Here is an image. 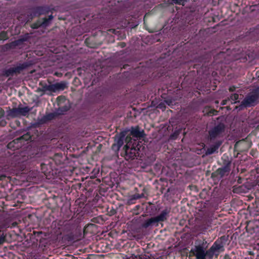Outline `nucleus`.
Wrapping results in <instances>:
<instances>
[{"mask_svg":"<svg viewBox=\"0 0 259 259\" xmlns=\"http://www.w3.org/2000/svg\"><path fill=\"white\" fill-rule=\"evenodd\" d=\"M5 33H2L1 34V35H0V39H7V37H3V35H5Z\"/></svg>","mask_w":259,"mask_h":259,"instance_id":"nucleus-15","label":"nucleus"},{"mask_svg":"<svg viewBox=\"0 0 259 259\" xmlns=\"http://www.w3.org/2000/svg\"><path fill=\"white\" fill-rule=\"evenodd\" d=\"M166 215L167 212L166 211H163L159 215L154 218H151L146 221L143 225V226L144 228H147L152 224L160 221H163L166 219Z\"/></svg>","mask_w":259,"mask_h":259,"instance_id":"nucleus-1","label":"nucleus"},{"mask_svg":"<svg viewBox=\"0 0 259 259\" xmlns=\"http://www.w3.org/2000/svg\"><path fill=\"white\" fill-rule=\"evenodd\" d=\"M125 153L127 158L134 159L135 157L139 156L138 150L135 147H131L130 145L127 144L125 146Z\"/></svg>","mask_w":259,"mask_h":259,"instance_id":"nucleus-3","label":"nucleus"},{"mask_svg":"<svg viewBox=\"0 0 259 259\" xmlns=\"http://www.w3.org/2000/svg\"><path fill=\"white\" fill-rule=\"evenodd\" d=\"M231 99L234 103H236L237 102V100L238 99V95L237 94H234L231 97Z\"/></svg>","mask_w":259,"mask_h":259,"instance_id":"nucleus-12","label":"nucleus"},{"mask_svg":"<svg viewBox=\"0 0 259 259\" xmlns=\"http://www.w3.org/2000/svg\"><path fill=\"white\" fill-rule=\"evenodd\" d=\"M258 96L254 93L248 96L243 101V104L244 106H250L254 105L257 100Z\"/></svg>","mask_w":259,"mask_h":259,"instance_id":"nucleus-4","label":"nucleus"},{"mask_svg":"<svg viewBox=\"0 0 259 259\" xmlns=\"http://www.w3.org/2000/svg\"><path fill=\"white\" fill-rule=\"evenodd\" d=\"M17 111L20 114L25 115L29 111V109L28 107L21 108L18 109Z\"/></svg>","mask_w":259,"mask_h":259,"instance_id":"nucleus-8","label":"nucleus"},{"mask_svg":"<svg viewBox=\"0 0 259 259\" xmlns=\"http://www.w3.org/2000/svg\"><path fill=\"white\" fill-rule=\"evenodd\" d=\"M219 130H218V127H215L214 128L213 130H212L210 132H209V135H210V137L211 138H213L214 137L215 135L216 134H217Z\"/></svg>","mask_w":259,"mask_h":259,"instance_id":"nucleus-11","label":"nucleus"},{"mask_svg":"<svg viewBox=\"0 0 259 259\" xmlns=\"http://www.w3.org/2000/svg\"><path fill=\"white\" fill-rule=\"evenodd\" d=\"M194 252L197 259H204L205 257V253L204 249L201 246H195L194 248Z\"/></svg>","mask_w":259,"mask_h":259,"instance_id":"nucleus-5","label":"nucleus"},{"mask_svg":"<svg viewBox=\"0 0 259 259\" xmlns=\"http://www.w3.org/2000/svg\"><path fill=\"white\" fill-rule=\"evenodd\" d=\"M5 241V237L3 236H0V244L4 242Z\"/></svg>","mask_w":259,"mask_h":259,"instance_id":"nucleus-14","label":"nucleus"},{"mask_svg":"<svg viewBox=\"0 0 259 259\" xmlns=\"http://www.w3.org/2000/svg\"><path fill=\"white\" fill-rule=\"evenodd\" d=\"M53 17H49V19L47 20V21H44L42 23L39 24H34L33 25L32 28H36L38 27L44 28V27L47 25V22H50L52 20Z\"/></svg>","mask_w":259,"mask_h":259,"instance_id":"nucleus-7","label":"nucleus"},{"mask_svg":"<svg viewBox=\"0 0 259 259\" xmlns=\"http://www.w3.org/2000/svg\"><path fill=\"white\" fill-rule=\"evenodd\" d=\"M223 247L222 244L218 243L217 242L214 243L211 247V249L214 251H218L220 250Z\"/></svg>","mask_w":259,"mask_h":259,"instance_id":"nucleus-9","label":"nucleus"},{"mask_svg":"<svg viewBox=\"0 0 259 259\" xmlns=\"http://www.w3.org/2000/svg\"><path fill=\"white\" fill-rule=\"evenodd\" d=\"M132 134H133V135H135L136 136H137V137H138V136H140V135H139V132H138L137 130H133V131H132Z\"/></svg>","mask_w":259,"mask_h":259,"instance_id":"nucleus-13","label":"nucleus"},{"mask_svg":"<svg viewBox=\"0 0 259 259\" xmlns=\"http://www.w3.org/2000/svg\"><path fill=\"white\" fill-rule=\"evenodd\" d=\"M218 146H214V147L209 148L207 150V151L206 152V154H208V155L211 154L213 153L218 149Z\"/></svg>","mask_w":259,"mask_h":259,"instance_id":"nucleus-10","label":"nucleus"},{"mask_svg":"<svg viewBox=\"0 0 259 259\" xmlns=\"http://www.w3.org/2000/svg\"><path fill=\"white\" fill-rule=\"evenodd\" d=\"M67 83L65 82H58L46 86L45 87V90L46 91L56 92L64 90L67 87Z\"/></svg>","mask_w":259,"mask_h":259,"instance_id":"nucleus-2","label":"nucleus"},{"mask_svg":"<svg viewBox=\"0 0 259 259\" xmlns=\"http://www.w3.org/2000/svg\"><path fill=\"white\" fill-rule=\"evenodd\" d=\"M50 10L48 7H40L36 9V13L39 15H48V16H52V14H50Z\"/></svg>","mask_w":259,"mask_h":259,"instance_id":"nucleus-6","label":"nucleus"}]
</instances>
